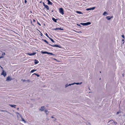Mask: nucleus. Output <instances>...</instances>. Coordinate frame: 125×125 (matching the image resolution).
<instances>
[{"label": "nucleus", "instance_id": "f257e3e1", "mask_svg": "<svg viewBox=\"0 0 125 125\" xmlns=\"http://www.w3.org/2000/svg\"><path fill=\"white\" fill-rule=\"evenodd\" d=\"M59 13L63 15L64 14V11L63 9L62 8H60L59 9Z\"/></svg>", "mask_w": 125, "mask_h": 125}, {"label": "nucleus", "instance_id": "f03ea898", "mask_svg": "<svg viewBox=\"0 0 125 125\" xmlns=\"http://www.w3.org/2000/svg\"><path fill=\"white\" fill-rule=\"evenodd\" d=\"M49 45L50 46H51L52 47H56L59 48H61L62 47L60 45L57 44H55L54 45H51V44H49Z\"/></svg>", "mask_w": 125, "mask_h": 125}, {"label": "nucleus", "instance_id": "7ed1b4c3", "mask_svg": "<svg viewBox=\"0 0 125 125\" xmlns=\"http://www.w3.org/2000/svg\"><path fill=\"white\" fill-rule=\"evenodd\" d=\"M36 52H33L32 53H27V54L28 55H29L30 56H32V55H34L36 54Z\"/></svg>", "mask_w": 125, "mask_h": 125}, {"label": "nucleus", "instance_id": "20e7f679", "mask_svg": "<svg viewBox=\"0 0 125 125\" xmlns=\"http://www.w3.org/2000/svg\"><path fill=\"white\" fill-rule=\"evenodd\" d=\"M1 75H3L4 77H5L6 75V73L4 72V71L3 70L1 73Z\"/></svg>", "mask_w": 125, "mask_h": 125}, {"label": "nucleus", "instance_id": "39448f33", "mask_svg": "<svg viewBox=\"0 0 125 125\" xmlns=\"http://www.w3.org/2000/svg\"><path fill=\"white\" fill-rule=\"evenodd\" d=\"M12 79L10 78V77L9 76H8L7 78L6 81H10Z\"/></svg>", "mask_w": 125, "mask_h": 125}, {"label": "nucleus", "instance_id": "423d86ee", "mask_svg": "<svg viewBox=\"0 0 125 125\" xmlns=\"http://www.w3.org/2000/svg\"><path fill=\"white\" fill-rule=\"evenodd\" d=\"M113 18V16H108L106 17V18L108 20H110L111 18Z\"/></svg>", "mask_w": 125, "mask_h": 125}, {"label": "nucleus", "instance_id": "0eeeda50", "mask_svg": "<svg viewBox=\"0 0 125 125\" xmlns=\"http://www.w3.org/2000/svg\"><path fill=\"white\" fill-rule=\"evenodd\" d=\"M45 109V107L44 106H42L41 108L39 109L41 111H43Z\"/></svg>", "mask_w": 125, "mask_h": 125}, {"label": "nucleus", "instance_id": "6e6552de", "mask_svg": "<svg viewBox=\"0 0 125 125\" xmlns=\"http://www.w3.org/2000/svg\"><path fill=\"white\" fill-rule=\"evenodd\" d=\"M41 53L42 54H48L49 52H47L45 51H41Z\"/></svg>", "mask_w": 125, "mask_h": 125}, {"label": "nucleus", "instance_id": "1a4fd4ad", "mask_svg": "<svg viewBox=\"0 0 125 125\" xmlns=\"http://www.w3.org/2000/svg\"><path fill=\"white\" fill-rule=\"evenodd\" d=\"M52 20L55 22H57V19H55L54 18H52Z\"/></svg>", "mask_w": 125, "mask_h": 125}, {"label": "nucleus", "instance_id": "9d476101", "mask_svg": "<svg viewBox=\"0 0 125 125\" xmlns=\"http://www.w3.org/2000/svg\"><path fill=\"white\" fill-rule=\"evenodd\" d=\"M34 62V63L35 64H37L39 62L36 59H35Z\"/></svg>", "mask_w": 125, "mask_h": 125}, {"label": "nucleus", "instance_id": "9b49d317", "mask_svg": "<svg viewBox=\"0 0 125 125\" xmlns=\"http://www.w3.org/2000/svg\"><path fill=\"white\" fill-rule=\"evenodd\" d=\"M52 3L51 2L50 0H48V5H52Z\"/></svg>", "mask_w": 125, "mask_h": 125}, {"label": "nucleus", "instance_id": "f8f14e48", "mask_svg": "<svg viewBox=\"0 0 125 125\" xmlns=\"http://www.w3.org/2000/svg\"><path fill=\"white\" fill-rule=\"evenodd\" d=\"M9 105L11 107H13L14 108H16V105H11V104H10Z\"/></svg>", "mask_w": 125, "mask_h": 125}, {"label": "nucleus", "instance_id": "ddd939ff", "mask_svg": "<svg viewBox=\"0 0 125 125\" xmlns=\"http://www.w3.org/2000/svg\"><path fill=\"white\" fill-rule=\"evenodd\" d=\"M45 7L47 9V10H49V8L48 6L47 5H46L45 6Z\"/></svg>", "mask_w": 125, "mask_h": 125}, {"label": "nucleus", "instance_id": "4468645a", "mask_svg": "<svg viewBox=\"0 0 125 125\" xmlns=\"http://www.w3.org/2000/svg\"><path fill=\"white\" fill-rule=\"evenodd\" d=\"M42 41H44V42H45L46 43H47V44H49L48 42L46 40L43 39H42Z\"/></svg>", "mask_w": 125, "mask_h": 125}, {"label": "nucleus", "instance_id": "2eb2a0df", "mask_svg": "<svg viewBox=\"0 0 125 125\" xmlns=\"http://www.w3.org/2000/svg\"><path fill=\"white\" fill-rule=\"evenodd\" d=\"M74 83V84H76L77 85H80V84H81L82 83V82H81L80 83Z\"/></svg>", "mask_w": 125, "mask_h": 125}, {"label": "nucleus", "instance_id": "dca6fc26", "mask_svg": "<svg viewBox=\"0 0 125 125\" xmlns=\"http://www.w3.org/2000/svg\"><path fill=\"white\" fill-rule=\"evenodd\" d=\"M76 12L78 14H83V13L81 11H76Z\"/></svg>", "mask_w": 125, "mask_h": 125}, {"label": "nucleus", "instance_id": "f3484780", "mask_svg": "<svg viewBox=\"0 0 125 125\" xmlns=\"http://www.w3.org/2000/svg\"><path fill=\"white\" fill-rule=\"evenodd\" d=\"M36 71V70H34V69L32 70H31V71H30V73H33V72Z\"/></svg>", "mask_w": 125, "mask_h": 125}, {"label": "nucleus", "instance_id": "a211bd4d", "mask_svg": "<svg viewBox=\"0 0 125 125\" xmlns=\"http://www.w3.org/2000/svg\"><path fill=\"white\" fill-rule=\"evenodd\" d=\"M81 24V25H83V26H86L87 24L86 23H80Z\"/></svg>", "mask_w": 125, "mask_h": 125}, {"label": "nucleus", "instance_id": "6ab92c4d", "mask_svg": "<svg viewBox=\"0 0 125 125\" xmlns=\"http://www.w3.org/2000/svg\"><path fill=\"white\" fill-rule=\"evenodd\" d=\"M49 38L53 43H54L55 42H54V41L53 40V39H52L50 37Z\"/></svg>", "mask_w": 125, "mask_h": 125}, {"label": "nucleus", "instance_id": "aec40b11", "mask_svg": "<svg viewBox=\"0 0 125 125\" xmlns=\"http://www.w3.org/2000/svg\"><path fill=\"white\" fill-rule=\"evenodd\" d=\"M21 118L22 119V120L25 123H26V121L24 120V119L22 118V117L21 116Z\"/></svg>", "mask_w": 125, "mask_h": 125}, {"label": "nucleus", "instance_id": "412c9836", "mask_svg": "<svg viewBox=\"0 0 125 125\" xmlns=\"http://www.w3.org/2000/svg\"><path fill=\"white\" fill-rule=\"evenodd\" d=\"M49 11L50 13H52L54 11L53 10H52L51 9H50L49 10Z\"/></svg>", "mask_w": 125, "mask_h": 125}, {"label": "nucleus", "instance_id": "4be33fe9", "mask_svg": "<svg viewBox=\"0 0 125 125\" xmlns=\"http://www.w3.org/2000/svg\"><path fill=\"white\" fill-rule=\"evenodd\" d=\"M87 25H89L91 24V23L90 22H86Z\"/></svg>", "mask_w": 125, "mask_h": 125}, {"label": "nucleus", "instance_id": "5701e85b", "mask_svg": "<svg viewBox=\"0 0 125 125\" xmlns=\"http://www.w3.org/2000/svg\"><path fill=\"white\" fill-rule=\"evenodd\" d=\"M48 54H51L52 55L54 56L55 55V54H53V53L50 52H49Z\"/></svg>", "mask_w": 125, "mask_h": 125}, {"label": "nucleus", "instance_id": "b1692460", "mask_svg": "<svg viewBox=\"0 0 125 125\" xmlns=\"http://www.w3.org/2000/svg\"><path fill=\"white\" fill-rule=\"evenodd\" d=\"M59 28H56L55 29H52L53 30H59Z\"/></svg>", "mask_w": 125, "mask_h": 125}, {"label": "nucleus", "instance_id": "393cba45", "mask_svg": "<svg viewBox=\"0 0 125 125\" xmlns=\"http://www.w3.org/2000/svg\"><path fill=\"white\" fill-rule=\"evenodd\" d=\"M107 14V13L106 11L104 12L103 14V15H105L106 14Z\"/></svg>", "mask_w": 125, "mask_h": 125}, {"label": "nucleus", "instance_id": "a878e982", "mask_svg": "<svg viewBox=\"0 0 125 125\" xmlns=\"http://www.w3.org/2000/svg\"><path fill=\"white\" fill-rule=\"evenodd\" d=\"M45 112L46 113V115H47L48 113H47V112H48V110H44Z\"/></svg>", "mask_w": 125, "mask_h": 125}, {"label": "nucleus", "instance_id": "bb28decb", "mask_svg": "<svg viewBox=\"0 0 125 125\" xmlns=\"http://www.w3.org/2000/svg\"><path fill=\"white\" fill-rule=\"evenodd\" d=\"M45 35L48 38H49L50 37L48 36V34H47V33H46L45 34Z\"/></svg>", "mask_w": 125, "mask_h": 125}, {"label": "nucleus", "instance_id": "cd10ccee", "mask_svg": "<svg viewBox=\"0 0 125 125\" xmlns=\"http://www.w3.org/2000/svg\"><path fill=\"white\" fill-rule=\"evenodd\" d=\"M91 10V8H87L86 9V10Z\"/></svg>", "mask_w": 125, "mask_h": 125}, {"label": "nucleus", "instance_id": "c85d7f7f", "mask_svg": "<svg viewBox=\"0 0 125 125\" xmlns=\"http://www.w3.org/2000/svg\"><path fill=\"white\" fill-rule=\"evenodd\" d=\"M76 24H77V25L78 26H80V27H81L80 24H79L78 23H77Z\"/></svg>", "mask_w": 125, "mask_h": 125}, {"label": "nucleus", "instance_id": "c756f323", "mask_svg": "<svg viewBox=\"0 0 125 125\" xmlns=\"http://www.w3.org/2000/svg\"><path fill=\"white\" fill-rule=\"evenodd\" d=\"M95 7H93L92 8H91V10H94L95 9Z\"/></svg>", "mask_w": 125, "mask_h": 125}, {"label": "nucleus", "instance_id": "7c9ffc66", "mask_svg": "<svg viewBox=\"0 0 125 125\" xmlns=\"http://www.w3.org/2000/svg\"><path fill=\"white\" fill-rule=\"evenodd\" d=\"M74 85V83H71V84H68V86H70L71 85Z\"/></svg>", "mask_w": 125, "mask_h": 125}, {"label": "nucleus", "instance_id": "2f4dec72", "mask_svg": "<svg viewBox=\"0 0 125 125\" xmlns=\"http://www.w3.org/2000/svg\"><path fill=\"white\" fill-rule=\"evenodd\" d=\"M37 23L39 25L41 26V24H40V23H39V22L38 21H37Z\"/></svg>", "mask_w": 125, "mask_h": 125}, {"label": "nucleus", "instance_id": "473e14b6", "mask_svg": "<svg viewBox=\"0 0 125 125\" xmlns=\"http://www.w3.org/2000/svg\"><path fill=\"white\" fill-rule=\"evenodd\" d=\"M59 30H63V29L61 28H59Z\"/></svg>", "mask_w": 125, "mask_h": 125}, {"label": "nucleus", "instance_id": "72a5a7b5", "mask_svg": "<svg viewBox=\"0 0 125 125\" xmlns=\"http://www.w3.org/2000/svg\"><path fill=\"white\" fill-rule=\"evenodd\" d=\"M114 121L113 120H111L110 122H111V123H113L114 122Z\"/></svg>", "mask_w": 125, "mask_h": 125}, {"label": "nucleus", "instance_id": "f704fd0d", "mask_svg": "<svg viewBox=\"0 0 125 125\" xmlns=\"http://www.w3.org/2000/svg\"><path fill=\"white\" fill-rule=\"evenodd\" d=\"M36 76L37 77H39L40 76V75H39V74H37H37H36Z\"/></svg>", "mask_w": 125, "mask_h": 125}, {"label": "nucleus", "instance_id": "c9c22d12", "mask_svg": "<svg viewBox=\"0 0 125 125\" xmlns=\"http://www.w3.org/2000/svg\"><path fill=\"white\" fill-rule=\"evenodd\" d=\"M68 84H66L65 85V87H68Z\"/></svg>", "mask_w": 125, "mask_h": 125}, {"label": "nucleus", "instance_id": "e433bc0d", "mask_svg": "<svg viewBox=\"0 0 125 125\" xmlns=\"http://www.w3.org/2000/svg\"><path fill=\"white\" fill-rule=\"evenodd\" d=\"M113 123H114L115 125H116L117 124V123L116 122L114 121Z\"/></svg>", "mask_w": 125, "mask_h": 125}, {"label": "nucleus", "instance_id": "4c0bfd02", "mask_svg": "<svg viewBox=\"0 0 125 125\" xmlns=\"http://www.w3.org/2000/svg\"><path fill=\"white\" fill-rule=\"evenodd\" d=\"M122 37L123 38H124H124H125V36H124V35H123H123H122Z\"/></svg>", "mask_w": 125, "mask_h": 125}, {"label": "nucleus", "instance_id": "58836bf2", "mask_svg": "<svg viewBox=\"0 0 125 125\" xmlns=\"http://www.w3.org/2000/svg\"><path fill=\"white\" fill-rule=\"evenodd\" d=\"M42 3H43V6H44L46 5H45V3H44V2H42Z\"/></svg>", "mask_w": 125, "mask_h": 125}, {"label": "nucleus", "instance_id": "ea45409f", "mask_svg": "<svg viewBox=\"0 0 125 125\" xmlns=\"http://www.w3.org/2000/svg\"><path fill=\"white\" fill-rule=\"evenodd\" d=\"M27 2L26 0H25L24 1V3H27Z\"/></svg>", "mask_w": 125, "mask_h": 125}, {"label": "nucleus", "instance_id": "a19ab883", "mask_svg": "<svg viewBox=\"0 0 125 125\" xmlns=\"http://www.w3.org/2000/svg\"><path fill=\"white\" fill-rule=\"evenodd\" d=\"M26 81H27V80H24V79L23 80V82H26Z\"/></svg>", "mask_w": 125, "mask_h": 125}, {"label": "nucleus", "instance_id": "79ce46f5", "mask_svg": "<svg viewBox=\"0 0 125 125\" xmlns=\"http://www.w3.org/2000/svg\"><path fill=\"white\" fill-rule=\"evenodd\" d=\"M120 113V112H117V113H116V114H118L119 113Z\"/></svg>", "mask_w": 125, "mask_h": 125}, {"label": "nucleus", "instance_id": "37998d69", "mask_svg": "<svg viewBox=\"0 0 125 125\" xmlns=\"http://www.w3.org/2000/svg\"><path fill=\"white\" fill-rule=\"evenodd\" d=\"M16 114H18V115H20V116L21 117V115H20V114H19V113H18V112L17 113H16Z\"/></svg>", "mask_w": 125, "mask_h": 125}, {"label": "nucleus", "instance_id": "c03bdc74", "mask_svg": "<svg viewBox=\"0 0 125 125\" xmlns=\"http://www.w3.org/2000/svg\"><path fill=\"white\" fill-rule=\"evenodd\" d=\"M3 56H1L0 57V59L1 58H3Z\"/></svg>", "mask_w": 125, "mask_h": 125}, {"label": "nucleus", "instance_id": "a18cd8bd", "mask_svg": "<svg viewBox=\"0 0 125 125\" xmlns=\"http://www.w3.org/2000/svg\"><path fill=\"white\" fill-rule=\"evenodd\" d=\"M53 59L54 60H57V59L55 58H53Z\"/></svg>", "mask_w": 125, "mask_h": 125}, {"label": "nucleus", "instance_id": "49530a36", "mask_svg": "<svg viewBox=\"0 0 125 125\" xmlns=\"http://www.w3.org/2000/svg\"><path fill=\"white\" fill-rule=\"evenodd\" d=\"M122 42L125 41V40L124 39H122Z\"/></svg>", "mask_w": 125, "mask_h": 125}, {"label": "nucleus", "instance_id": "de8ad7c7", "mask_svg": "<svg viewBox=\"0 0 125 125\" xmlns=\"http://www.w3.org/2000/svg\"><path fill=\"white\" fill-rule=\"evenodd\" d=\"M51 118H54L53 116H52L51 117Z\"/></svg>", "mask_w": 125, "mask_h": 125}, {"label": "nucleus", "instance_id": "09e8293b", "mask_svg": "<svg viewBox=\"0 0 125 125\" xmlns=\"http://www.w3.org/2000/svg\"><path fill=\"white\" fill-rule=\"evenodd\" d=\"M41 35L42 36V35H43L41 33Z\"/></svg>", "mask_w": 125, "mask_h": 125}, {"label": "nucleus", "instance_id": "8fccbe9b", "mask_svg": "<svg viewBox=\"0 0 125 125\" xmlns=\"http://www.w3.org/2000/svg\"><path fill=\"white\" fill-rule=\"evenodd\" d=\"M37 73H34L33 74V75H36Z\"/></svg>", "mask_w": 125, "mask_h": 125}, {"label": "nucleus", "instance_id": "3c124183", "mask_svg": "<svg viewBox=\"0 0 125 125\" xmlns=\"http://www.w3.org/2000/svg\"><path fill=\"white\" fill-rule=\"evenodd\" d=\"M33 21L34 22H35V20H34V19H33Z\"/></svg>", "mask_w": 125, "mask_h": 125}, {"label": "nucleus", "instance_id": "603ef678", "mask_svg": "<svg viewBox=\"0 0 125 125\" xmlns=\"http://www.w3.org/2000/svg\"><path fill=\"white\" fill-rule=\"evenodd\" d=\"M19 109V108H17V109L18 110Z\"/></svg>", "mask_w": 125, "mask_h": 125}, {"label": "nucleus", "instance_id": "864d4df0", "mask_svg": "<svg viewBox=\"0 0 125 125\" xmlns=\"http://www.w3.org/2000/svg\"><path fill=\"white\" fill-rule=\"evenodd\" d=\"M23 80V79H22L21 80V81H22V80Z\"/></svg>", "mask_w": 125, "mask_h": 125}, {"label": "nucleus", "instance_id": "5fc2aeb1", "mask_svg": "<svg viewBox=\"0 0 125 125\" xmlns=\"http://www.w3.org/2000/svg\"><path fill=\"white\" fill-rule=\"evenodd\" d=\"M100 73H101V71H100Z\"/></svg>", "mask_w": 125, "mask_h": 125}, {"label": "nucleus", "instance_id": "6e6d98bb", "mask_svg": "<svg viewBox=\"0 0 125 125\" xmlns=\"http://www.w3.org/2000/svg\"><path fill=\"white\" fill-rule=\"evenodd\" d=\"M101 79V78H100V80Z\"/></svg>", "mask_w": 125, "mask_h": 125}, {"label": "nucleus", "instance_id": "4d7b16f0", "mask_svg": "<svg viewBox=\"0 0 125 125\" xmlns=\"http://www.w3.org/2000/svg\"><path fill=\"white\" fill-rule=\"evenodd\" d=\"M4 54H5V53H4Z\"/></svg>", "mask_w": 125, "mask_h": 125}, {"label": "nucleus", "instance_id": "13d9d810", "mask_svg": "<svg viewBox=\"0 0 125 125\" xmlns=\"http://www.w3.org/2000/svg\"><path fill=\"white\" fill-rule=\"evenodd\" d=\"M123 76H124L123 74Z\"/></svg>", "mask_w": 125, "mask_h": 125}, {"label": "nucleus", "instance_id": "bf43d9fd", "mask_svg": "<svg viewBox=\"0 0 125 125\" xmlns=\"http://www.w3.org/2000/svg\"><path fill=\"white\" fill-rule=\"evenodd\" d=\"M28 81H29V80H28Z\"/></svg>", "mask_w": 125, "mask_h": 125}, {"label": "nucleus", "instance_id": "052dcab7", "mask_svg": "<svg viewBox=\"0 0 125 125\" xmlns=\"http://www.w3.org/2000/svg\"><path fill=\"white\" fill-rule=\"evenodd\" d=\"M55 120H56V119H55Z\"/></svg>", "mask_w": 125, "mask_h": 125}]
</instances>
